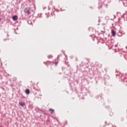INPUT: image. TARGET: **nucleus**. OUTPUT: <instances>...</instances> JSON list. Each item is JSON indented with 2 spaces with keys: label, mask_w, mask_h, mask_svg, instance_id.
I'll use <instances>...</instances> for the list:
<instances>
[{
  "label": "nucleus",
  "mask_w": 127,
  "mask_h": 127,
  "mask_svg": "<svg viewBox=\"0 0 127 127\" xmlns=\"http://www.w3.org/2000/svg\"><path fill=\"white\" fill-rule=\"evenodd\" d=\"M55 64H56V65H57L58 64V63L56 62Z\"/></svg>",
  "instance_id": "obj_8"
},
{
  "label": "nucleus",
  "mask_w": 127,
  "mask_h": 127,
  "mask_svg": "<svg viewBox=\"0 0 127 127\" xmlns=\"http://www.w3.org/2000/svg\"><path fill=\"white\" fill-rule=\"evenodd\" d=\"M28 23H29V24H30V23H31V20H28Z\"/></svg>",
  "instance_id": "obj_7"
},
{
  "label": "nucleus",
  "mask_w": 127,
  "mask_h": 127,
  "mask_svg": "<svg viewBox=\"0 0 127 127\" xmlns=\"http://www.w3.org/2000/svg\"><path fill=\"white\" fill-rule=\"evenodd\" d=\"M12 19H13V20L15 21L17 20V19H18V17H17V15H14L12 17Z\"/></svg>",
  "instance_id": "obj_3"
},
{
  "label": "nucleus",
  "mask_w": 127,
  "mask_h": 127,
  "mask_svg": "<svg viewBox=\"0 0 127 127\" xmlns=\"http://www.w3.org/2000/svg\"><path fill=\"white\" fill-rule=\"evenodd\" d=\"M31 9L30 7H27L25 8L24 9V13H26V14H30L31 12H30Z\"/></svg>",
  "instance_id": "obj_1"
},
{
  "label": "nucleus",
  "mask_w": 127,
  "mask_h": 127,
  "mask_svg": "<svg viewBox=\"0 0 127 127\" xmlns=\"http://www.w3.org/2000/svg\"><path fill=\"white\" fill-rule=\"evenodd\" d=\"M25 93L27 95H29V94H30V90H29V89H26L25 91Z\"/></svg>",
  "instance_id": "obj_5"
},
{
  "label": "nucleus",
  "mask_w": 127,
  "mask_h": 127,
  "mask_svg": "<svg viewBox=\"0 0 127 127\" xmlns=\"http://www.w3.org/2000/svg\"><path fill=\"white\" fill-rule=\"evenodd\" d=\"M112 34L113 36H116V31H115V30H112Z\"/></svg>",
  "instance_id": "obj_4"
},
{
  "label": "nucleus",
  "mask_w": 127,
  "mask_h": 127,
  "mask_svg": "<svg viewBox=\"0 0 127 127\" xmlns=\"http://www.w3.org/2000/svg\"><path fill=\"white\" fill-rule=\"evenodd\" d=\"M19 104L20 105V106H21V107H25V103L23 102L22 101H20L19 102Z\"/></svg>",
  "instance_id": "obj_2"
},
{
  "label": "nucleus",
  "mask_w": 127,
  "mask_h": 127,
  "mask_svg": "<svg viewBox=\"0 0 127 127\" xmlns=\"http://www.w3.org/2000/svg\"><path fill=\"white\" fill-rule=\"evenodd\" d=\"M49 111H51V114H52V113H53V112H54V109H49Z\"/></svg>",
  "instance_id": "obj_6"
}]
</instances>
